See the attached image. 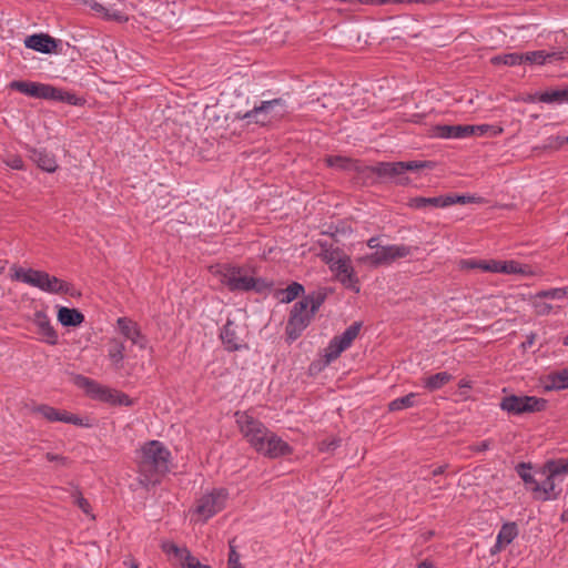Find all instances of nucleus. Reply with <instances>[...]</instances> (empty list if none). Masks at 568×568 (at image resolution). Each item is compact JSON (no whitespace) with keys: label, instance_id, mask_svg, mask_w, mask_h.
<instances>
[{"label":"nucleus","instance_id":"1","mask_svg":"<svg viewBox=\"0 0 568 568\" xmlns=\"http://www.w3.org/2000/svg\"><path fill=\"white\" fill-rule=\"evenodd\" d=\"M136 463L140 484L154 486L170 470L171 453L163 443L151 440L139 450Z\"/></svg>","mask_w":568,"mask_h":568},{"label":"nucleus","instance_id":"2","mask_svg":"<svg viewBox=\"0 0 568 568\" xmlns=\"http://www.w3.org/2000/svg\"><path fill=\"white\" fill-rule=\"evenodd\" d=\"M287 102L283 98L263 100L246 112H237L235 118L246 125L256 124L260 126L273 125L288 114Z\"/></svg>","mask_w":568,"mask_h":568},{"label":"nucleus","instance_id":"3","mask_svg":"<svg viewBox=\"0 0 568 568\" xmlns=\"http://www.w3.org/2000/svg\"><path fill=\"white\" fill-rule=\"evenodd\" d=\"M12 278L49 294H68L72 285L57 276L34 268L13 266Z\"/></svg>","mask_w":568,"mask_h":568},{"label":"nucleus","instance_id":"4","mask_svg":"<svg viewBox=\"0 0 568 568\" xmlns=\"http://www.w3.org/2000/svg\"><path fill=\"white\" fill-rule=\"evenodd\" d=\"M323 301L321 295H307L294 304L286 325L288 339L295 341L301 336L320 310Z\"/></svg>","mask_w":568,"mask_h":568},{"label":"nucleus","instance_id":"5","mask_svg":"<svg viewBox=\"0 0 568 568\" xmlns=\"http://www.w3.org/2000/svg\"><path fill=\"white\" fill-rule=\"evenodd\" d=\"M221 282L232 292L264 293L272 287V283L262 278L246 275L242 268L225 265L219 271Z\"/></svg>","mask_w":568,"mask_h":568},{"label":"nucleus","instance_id":"6","mask_svg":"<svg viewBox=\"0 0 568 568\" xmlns=\"http://www.w3.org/2000/svg\"><path fill=\"white\" fill-rule=\"evenodd\" d=\"M539 474L545 477L542 481H537L532 486V493L539 500H556L561 493L564 477L551 460H547L540 468Z\"/></svg>","mask_w":568,"mask_h":568},{"label":"nucleus","instance_id":"7","mask_svg":"<svg viewBox=\"0 0 568 568\" xmlns=\"http://www.w3.org/2000/svg\"><path fill=\"white\" fill-rule=\"evenodd\" d=\"M499 407L508 415L519 416L545 410L547 407V400L537 396H518L513 394L503 397L499 403Z\"/></svg>","mask_w":568,"mask_h":568},{"label":"nucleus","instance_id":"8","mask_svg":"<svg viewBox=\"0 0 568 568\" xmlns=\"http://www.w3.org/2000/svg\"><path fill=\"white\" fill-rule=\"evenodd\" d=\"M227 499L226 489L213 488L196 500L192 513L197 516V520L205 523L225 507Z\"/></svg>","mask_w":568,"mask_h":568},{"label":"nucleus","instance_id":"9","mask_svg":"<svg viewBox=\"0 0 568 568\" xmlns=\"http://www.w3.org/2000/svg\"><path fill=\"white\" fill-rule=\"evenodd\" d=\"M412 247L404 244L382 245L369 254L358 257V262L371 267H378L382 265H389L398 258H404L410 255Z\"/></svg>","mask_w":568,"mask_h":568},{"label":"nucleus","instance_id":"10","mask_svg":"<svg viewBox=\"0 0 568 568\" xmlns=\"http://www.w3.org/2000/svg\"><path fill=\"white\" fill-rule=\"evenodd\" d=\"M235 417L241 434L247 440L251 447L257 452L267 434L270 433V429L261 420L254 418L247 412H237Z\"/></svg>","mask_w":568,"mask_h":568},{"label":"nucleus","instance_id":"11","mask_svg":"<svg viewBox=\"0 0 568 568\" xmlns=\"http://www.w3.org/2000/svg\"><path fill=\"white\" fill-rule=\"evenodd\" d=\"M427 166L426 162L422 161H408V162H379L374 166V172L378 176H386L396 179L399 184H405L407 179H403L402 175L406 171H416Z\"/></svg>","mask_w":568,"mask_h":568},{"label":"nucleus","instance_id":"12","mask_svg":"<svg viewBox=\"0 0 568 568\" xmlns=\"http://www.w3.org/2000/svg\"><path fill=\"white\" fill-rule=\"evenodd\" d=\"M359 329L361 324L353 323L341 335L331 339L324 354L327 364L338 358L339 355L352 345L353 341L357 337Z\"/></svg>","mask_w":568,"mask_h":568},{"label":"nucleus","instance_id":"13","mask_svg":"<svg viewBox=\"0 0 568 568\" xmlns=\"http://www.w3.org/2000/svg\"><path fill=\"white\" fill-rule=\"evenodd\" d=\"M9 88L28 97L37 99L51 100V98H57L54 95L55 88L50 84L14 80L10 82Z\"/></svg>","mask_w":568,"mask_h":568},{"label":"nucleus","instance_id":"14","mask_svg":"<svg viewBox=\"0 0 568 568\" xmlns=\"http://www.w3.org/2000/svg\"><path fill=\"white\" fill-rule=\"evenodd\" d=\"M292 452V447L285 440L270 430L256 453L268 458H280L290 455Z\"/></svg>","mask_w":568,"mask_h":568},{"label":"nucleus","instance_id":"15","mask_svg":"<svg viewBox=\"0 0 568 568\" xmlns=\"http://www.w3.org/2000/svg\"><path fill=\"white\" fill-rule=\"evenodd\" d=\"M336 280L346 288L359 292L358 278L351 264L349 256H342V261L331 268Z\"/></svg>","mask_w":568,"mask_h":568},{"label":"nucleus","instance_id":"16","mask_svg":"<svg viewBox=\"0 0 568 568\" xmlns=\"http://www.w3.org/2000/svg\"><path fill=\"white\" fill-rule=\"evenodd\" d=\"M116 327L119 332L133 345L138 346L140 349L146 348L148 338L142 334L141 328L136 322L129 317H119L116 320Z\"/></svg>","mask_w":568,"mask_h":568},{"label":"nucleus","instance_id":"17","mask_svg":"<svg viewBox=\"0 0 568 568\" xmlns=\"http://www.w3.org/2000/svg\"><path fill=\"white\" fill-rule=\"evenodd\" d=\"M32 323L37 327V334L40 336V341L49 345H55L58 343V334L51 324V321L45 312L37 311L33 314Z\"/></svg>","mask_w":568,"mask_h":568},{"label":"nucleus","instance_id":"18","mask_svg":"<svg viewBox=\"0 0 568 568\" xmlns=\"http://www.w3.org/2000/svg\"><path fill=\"white\" fill-rule=\"evenodd\" d=\"M484 272L490 273H500V274H521L529 275L530 273L527 271L526 266H523L520 263L516 261H499V260H489L485 261L483 265Z\"/></svg>","mask_w":568,"mask_h":568},{"label":"nucleus","instance_id":"19","mask_svg":"<svg viewBox=\"0 0 568 568\" xmlns=\"http://www.w3.org/2000/svg\"><path fill=\"white\" fill-rule=\"evenodd\" d=\"M24 45L37 52L49 54L58 48V41L45 33H36L24 39Z\"/></svg>","mask_w":568,"mask_h":568},{"label":"nucleus","instance_id":"20","mask_svg":"<svg viewBox=\"0 0 568 568\" xmlns=\"http://www.w3.org/2000/svg\"><path fill=\"white\" fill-rule=\"evenodd\" d=\"M75 384L83 388L90 397L106 403L111 388L82 375L75 377Z\"/></svg>","mask_w":568,"mask_h":568},{"label":"nucleus","instance_id":"21","mask_svg":"<svg viewBox=\"0 0 568 568\" xmlns=\"http://www.w3.org/2000/svg\"><path fill=\"white\" fill-rule=\"evenodd\" d=\"M521 64L529 65H544L554 60L562 59L561 52L556 51H546V50H537V51H528L520 52Z\"/></svg>","mask_w":568,"mask_h":568},{"label":"nucleus","instance_id":"22","mask_svg":"<svg viewBox=\"0 0 568 568\" xmlns=\"http://www.w3.org/2000/svg\"><path fill=\"white\" fill-rule=\"evenodd\" d=\"M220 337L225 349L229 352L239 351L243 346L242 341L237 334V327L231 320H229L221 329Z\"/></svg>","mask_w":568,"mask_h":568},{"label":"nucleus","instance_id":"23","mask_svg":"<svg viewBox=\"0 0 568 568\" xmlns=\"http://www.w3.org/2000/svg\"><path fill=\"white\" fill-rule=\"evenodd\" d=\"M125 345L123 342L111 338L108 347V358L115 371H120L123 367Z\"/></svg>","mask_w":568,"mask_h":568},{"label":"nucleus","instance_id":"24","mask_svg":"<svg viewBox=\"0 0 568 568\" xmlns=\"http://www.w3.org/2000/svg\"><path fill=\"white\" fill-rule=\"evenodd\" d=\"M407 205L415 210H426L428 207H446L445 195L435 197L415 196L409 199Z\"/></svg>","mask_w":568,"mask_h":568},{"label":"nucleus","instance_id":"25","mask_svg":"<svg viewBox=\"0 0 568 568\" xmlns=\"http://www.w3.org/2000/svg\"><path fill=\"white\" fill-rule=\"evenodd\" d=\"M546 390H559L568 388V367L551 373L544 382Z\"/></svg>","mask_w":568,"mask_h":568},{"label":"nucleus","instance_id":"26","mask_svg":"<svg viewBox=\"0 0 568 568\" xmlns=\"http://www.w3.org/2000/svg\"><path fill=\"white\" fill-rule=\"evenodd\" d=\"M58 321L63 326H79L84 321V315L75 310L61 306L58 311Z\"/></svg>","mask_w":568,"mask_h":568},{"label":"nucleus","instance_id":"27","mask_svg":"<svg viewBox=\"0 0 568 568\" xmlns=\"http://www.w3.org/2000/svg\"><path fill=\"white\" fill-rule=\"evenodd\" d=\"M436 134L442 139H464L471 135V129L468 125H440Z\"/></svg>","mask_w":568,"mask_h":568},{"label":"nucleus","instance_id":"28","mask_svg":"<svg viewBox=\"0 0 568 568\" xmlns=\"http://www.w3.org/2000/svg\"><path fill=\"white\" fill-rule=\"evenodd\" d=\"M33 160L41 170L48 173H53L58 169L55 156L45 150H36Z\"/></svg>","mask_w":568,"mask_h":568},{"label":"nucleus","instance_id":"29","mask_svg":"<svg viewBox=\"0 0 568 568\" xmlns=\"http://www.w3.org/2000/svg\"><path fill=\"white\" fill-rule=\"evenodd\" d=\"M530 305L534 308L535 313L539 316H546L551 313H559L560 306H555L548 303L544 297H537V293L532 294L529 298Z\"/></svg>","mask_w":568,"mask_h":568},{"label":"nucleus","instance_id":"30","mask_svg":"<svg viewBox=\"0 0 568 568\" xmlns=\"http://www.w3.org/2000/svg\"><path fill=\"white\" fill-rule=\"evenodd\" d=\"M321 252L318 256L321 260L328 265L329 270L335 266L338 262L342 261V256H347L342 253L338 247H333L332 245L321 244Z\"/></svg>","mask_w":568,"mask_h":568},{"label":"nucleus","instance_id":"31","mask_svg":"<svg viewBox=\"0 0 568 568\" xmlns=\"http://www.w3.org/2000/svg\"><path fill=\"white\" fill-rule=\"evenodd\" d=\"M453 379V376L447 372H439L434 375H430L423 381V386L430 390H437L440 389L445 384L450 382Z\"/></svg>","mask_w":568,"mask_h":568},{"label":"nucleus","instance_id":"32","mask_svg":"<svg viewBox=\"0 0 568 568\" xmlns=\"http://www.w3.org/2000/svg\"><path fill=\"white\" fill-rule=\"evenodd\" d=\"M418 397L419 395L417 393H409L403 397L395 398L392 402H389L388 409L390 412H398L417 406Z\"/></svg>","mask_w":568,"mask_h":568},{"label":"nucleus","instance_id":"33","mask_svg":"<svg viewBox=\"0 0 568 568\" xmlns=\"http://www.w3.org/2000/svg\"><path fill=\"white\" fill-rule=\"evenodd\" d=\"M302 293H304L303 285L297 282H292L286 288L277 290L275 296L282 303H291Z\"/></svg>","mask_w":568,"mask_h":568},{"label":"nucleus","instance_id":"34","mask_svg":"<svg viewBox=\"0 0 568 568\" xmlns=\"http://www.w3.org/2000/svg\"><path fill=\"white\" fill-rule=\"evenodd\" d=\"M539 100L544 103H568V85L560 90L542 92Z\"/></svg>","mask_w":568,"mask_h":568},{"label":"nucleus","instance_id":"35","mask_svg":"<svg viewBox=\"0 0 568 568\" xmlns=\"http://www.w3.org/2000/svg\"><path fill=\"white\" fill-rule=\"evenodd\" d=\"M490 62L494 65H508L516 67L521 65L520 52H509L504 54L494 55L490 58Z\"/></svg>","mask_w":568,"mask_h":568},{"label":"nucleus","instance_id":"36","mask_svg":"<svg viewBox=\"0 0 568 568\" xmlns=\"http://www.w3.org/2000/svg\"><path fill=\"white\" fill-rule=\"evenodd\" d=\"M161 549L168 556L175 558L179 564H181V559H184L189 551L186 547H179L171 540H163L161 542Z\"/></svg>","mask_w":568,"mask_h":568},{"label":"nucleus","instance_id":"37","mask_svg":"<svg viewBox=\"0 0 568 568\" xmlns=\"http://www.w3.org/2000/svg\"><path fill=\"white\" fill-rule=\"evenodd\" d=\"M518 535V529L516 524L508 523L501 526L500 530L497 534L498 544H504L508 546Z\"/></svg>","mask_w":568,"mask_h":568},{"label":"nucleus","instance_id":"38","mask_svg":"<svg viewBox=\"0 0 568 568\" xmlns=\"http://www.w3.org/2000/svg\"><path fill=\"white\" fill-rule=\"evenodd\" d=\"M518 476L523 479L528 489L532 491V486L537 484V479L531 474V465L527 463H519L516 466Z\"/></svg>","mask_w":568,"mask_h":568},{"label":"nucleus","instance_id":"39","mask_svg":"<svg viewBox=\"0 0 568 568\" xmlns=\"http://www.w3.org/2000/svg\"><path fill=\"white\" fill-rule=\"evenodd\" d=\"M567 288L566 287H555L549 290H542L537 292V297H544L545 300H557L561 301L567 297Z\"/></svg>","mask_w":568,"mask_h":568},{"label":"nucleus","instance_id":"40","mask_svg":"<svg viewBox=\"0 0 568 568\" xmlns=\"http://www.w3.org/2000/svg\"><path fill=\"white\" fill-rule=\"evenodd\" d=\"M106 403L113 405L131 406L133 402L126 394L111 389Z\"/></svg>","mask_w":568,"mask_h":568},{"label":"nucleus","instance_id":"41","mask_svg":"<svg viewBox=\"0 0 568 568\" xmlns=\"http://www.w3.org/2000/svg\"><path fill=\"white\" fill-rule=\"evenodd\" d=\"M446 207L454 204H468L477 202V197L474 195H457V194H448L445 195Z\"/></svg>","mask_w":568,"mask_h":568},{"label":"nucleus","instance_id":"42","mask_svg":"<svg viewBox=\"0 0 568 568\" xmlns=\"http://www.w3.org/2000/svg\"><path fill=\"white\" fill-rule=\"evenodd\" d=\"M33 412L41 414L49 422H58L60 418L59 410L49 405H39Z\"/></svg>","mask_w":568,"mask_h":568},{"label":"nucleus","instance_id":"43","mask_svg":"<svg viewBox=\"0 0 568 568\" xmlns=\"http://www.w3.org/2000/svg\"><path fill=\"white\" fill-rule=\"evenodd\" d=\"M72 496L74 498V503L77 504V506L88 516H90L91 518H94V516L91 514V506H90V503L88 501V499H85L82 494L78 490V489H74V491L72 493Z\"/></svg>","mask_w":568,"mask_h":568},{"label":"nucleus","instance_id":"44","mask_svg":"<svg viewBox=\"0 0 568 568\" xmlns=\"http://www.w3.org/2000/svg\"><path fill=\"white\" fill-rule=\"evenodd\" d=\"M325 162L329 168L343 169V170L347 169L351 164L349 159H347L345 156H341V155L327 156L325 159Z\"/></svg>","mask_w":568,"mask_h":568},{"label":"nucleus","instance_id":"45","mask_svg":"<svg viewBox=\"0 0 568 568\" xmlns=\"http://www.w3.org/2000/svg\"><path fill=\"white\" fill-rule=\"evenodd\" d=\"M468 129H471V135H485L488 132H491L493 135H497L501 132V129H496L489 124H480V125H468Z\"/></svg>","mask_w":568,"mask_h":568},{"label":"nucleus","instance_id":"46","mask_svg":"<svg viewBox=\"0 0 568 568\" xmlns=\"http://www.w3.org/2000/svg\"><path fill=\"white\" fill-rule=\"evenodd\" d=\"M54 95L57 98H51L52 101L67 102V103L72 104V105H78L79 104V99L73 93L65 92V91H62V90L55 88Z\"/></svg>","mask_w":568,"mask_h":568},{"label":"nucleus","instance_id":"47","mask_svg":"<svg viewBox=\"0 0 568 568\" xmlns=\"http://www.w3.org/2000/svg\"><path fill=\"white\" fill-rule=\"evenodd\" d=\"M89 7L95 11L97 13L103 16L104 18L106 19H115V20H120L121 19V16L120 14H110L109 13V10L101 3H99L98 1L95 0H90L88 2Z\"/></svg>","mask_w":568,"mask_h":568},{"label":"nucleus","instance_id":"48","mask_svg":"<svg viewBox=\"0 0 568 568\" xmlns=\"http://www.w3.org/2000/svg\"><path fill=\"white\" fill-rule=\"evenodd\" d=\"M59 415H60V418H59L58 422H62V423H67V424H72V425H77V426H83L84 425L82 418H80L77 415L69 414L67 412H60V410H59Z\"/></svg>","mask_w":568,"mask_h":568},{"label":"nucleus","instance_id":"49","mask_svg":"<svg viewBox=\"0 0 568 568\" xmlns=\"http://www.w3.org/2000/svg\"><path fill=\"white\" fill-rule=\"evenodd\" d=\"M229 568H242V565L240 562V555L237 554L233 546L230 547Z\"/></svg>","mask_w":568,"mask_h":568},{"label":"nucleus","instance_id":"50","mask_svg":"<svg viewBox=\"0 0 568 568\" xmlns=\"http://www.w3.org/2000/svg\"><path fill=\"white\" fill-rule=\"evenodd\" d=\"M485 264V260H463L460 262L462 267L464 268H479L483 271V265Z\"/></svg>","mask_w":568,"mask_h":568},{"label":"nucleus","instance_id":"51","mask_svg":"<svg viewBox=\"0 0 568 568\" xmlns=\"http://www.w3.org/2000/svg\"><path fill=\"white\" fill-rule=\"evenodd\" d=\"M550 460L556 464L557 469L559 470L561 476L565 478V476L568 474V459L559 458V459H550Z\"/></svg>","mask_w":568,"mask_h":568},{"label":"nucleus","instance_id":"52","mask_svg":"<svg viewBox=\"0 0 568 568\" xmlns=\"http://www.w3.org/2000/svg\"><path fill=\"white\" fill-rule=\"evenodd\" d=\"M196 560V558L191 554V551L189 550L186 556L184 557V559H181V567L183 568H191V567H194V561Z\"/></svg>","mask_w":568,"mask_h":568},{"label":"nucleus","instance_id":"53","mask_svg":"<svg viewBox=\"0 0 568 568\" xmlns=\"http://www.w3.org/2000/svg\"><path fill=\"white\" fill-rule=\"evenodd\" d=\"M7 165L10 166L13 170H22L23 169V161L16 156L7 162Z\"/></svg>","mask_w":568,"mask_h":568},{"label":"nucleus","instance_id":"54","mask_svg":"<svg viewBox=\"0 0 568 568\" xmlns=\"http://www.w3.org/2000/svg\"><path fill=\"white\" fill-rule=\"evenodd\" d=\"M367 246L371 248V250H374V251H377V247H381L382 245L379 244V237L378 236H373L371 239L367 240L366 242Z\"/></svg>","mask_w":568,"mask_h":568},{"label":"nucleus","instance_id":"55","mask_svg":"<svg viewBox=\"0 0 568 568\" xmlns=\"http://www.w3.org/2000/svg\"><path fill=\"white\" fill-rule=\"evenodd\" d=\"M47 459L49 462H62L64 460V458L60 455H57V454H52V453H48L47 454Z\"/></svg>","mask_w":568,"mask_h":568},{"label":"nucleus","instance_id":"56","mask_svg":"<svg viewBox=\"0 0 568 568\" xmlns=\"http://www.w3.org/2000/svg\"><path fill=\"white\" fill-rule=\"evenodd\" d=\"M458 387L459 388H470L471 387V381L467 379V378H463L458 382Z\"/></svg>","mask_w":568,"mask_h":568},{"label":"nucleus","instance_id":"57","mask_svg":"<svg viewBox=\"0 0 568 568\" xmlns=\"http://www.w3.org/2000/svg\"><path fill=\"white\" fill-rule=\"evenodd\" d=\"M505 547H506V545H504V544H500V545H499V544H498V539L496 538V542H495V545L491 547L490 552H491V554H496V552L500 551V550H501L503 548H505Z\"/></svg>","mask_w":568,"mask_h":568},{"label":"nucleus","instance_id":"58","mask_svg":"<svg viewBox=\"0 0 568 568\" xmlns=\"http://www.w3.org/2000/svg\"><path fill=\"white\" fill-rule=\"evenodd\" d=\"M397 3V0H371V4H377V6H382V4H386V3Z\"/></svg>","mask_w":568,"mask_h":568},{"label":"nucleus","instance_id":"59","mask_svg":"<svg viewBox=\"0 0 568 568\" xmlns=\"http://www.w3.org/2000/svg\"><path fill=\"white\" fill-rule=\"evenodd\" d=\"M434 567V562L432 560H423L419 565H418V568H433Z\"/></svg>","mask_w":568,"mask_h":568},{"label":"nucleus","instance_id":"60","mask_svg":"<svg viewBox=\"0 0 568 568\" xmlns=\"http://www.w3.org/2000/svg\"><path fill=\"white\" fill-rule=\"evenodd\" d=\"M445 470V467L444 466H438L436 467L435 469L432 470V475L435 477V476H439L444 473Z\"/></svg>","mask_w":568,"mask_h":568},{"label":"nucleus","instance_id":"61","mask_svg":"<svg viewBox=\"0 0 568 568\" xmlns=\"http://www.w3.org/2000/svg\"><path fill=\"white\" fill-rule=\"evenodd\" d=\"M193 564H194V567H191V568H211L207 565L201 564L197 559Z\"/></svg>","mask_w":568,"mask_h":568},{"label":"nucleus","instance_id":"62","mask_svg":"<svg viewBox=\"0 0 568 568\" xmlns=\"http://www.w3.org/2000/svg\"><path fill=\"white\" fill-rule=\"evenodd\" d=\"M488 447H489V443L485 440V442L480 443V445L478 446V449L486 450V449H488Z\"/></svg>","mask_w":568,"mask_h":568},{"label":"nucleus","instance_id":"63","mask_svg":"<svg viewBox=\"0 0 568 568\" xmlns=\"http://www.w3.org/2000/svg\"><path fill=\"white\" fill-rule=\"evenodd\" d=\"M561 521H568V508L561 514Z\"/></svg>","mask_w":568,"mask_h":568},{"label":"nucleus","instance_id":"64","mask_svg":"<svg viewBox=\"0 0 568 568\" xmlns=\"http://www.w3.org/2000/svg\"><path fill=\"white\" fill-rule=\"evenodd\" d=\"M129 568H139V565H138V562H135V561H131V562L129 564Z\"/></svg>","mask_w":568,"mask_h":568}]
</instances>
